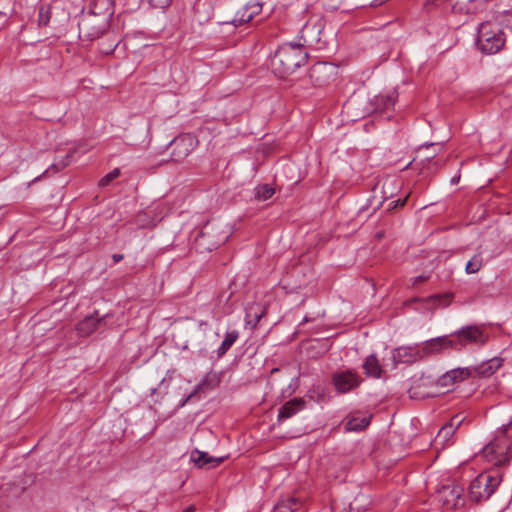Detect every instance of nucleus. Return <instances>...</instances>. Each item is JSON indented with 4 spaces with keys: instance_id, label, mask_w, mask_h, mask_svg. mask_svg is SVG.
Listing matches in <instances>:
<instances>
[{
    "instance_id": "obj_6",
    "label": "nucleus",
    "mask_w": 512,
    "mask_h": 512,
    "mask_svg": "<svg viewBox=\"0 0 512 512\" xmlns=\"http://www.w3.org/2000/svg\"><path fill=\"white\" fill-rule=\"evenodd\" d=\"M456 344L453 349L460 350L466 345L484 346L488 341V335L477 325L461 327L450 336Z\"/></svg>"
},
{
    "instance_id": "obj_22",
    "label": "nucleus",
    "mask_w": 512,
    "mask_h": 512,
    "mask_svg": "<svg viewBox=\"0 0 512 512\" xmlns=\"http://www.w3.org/2000/svg\"><path fill=\"white\" fill-rule=\"evenodd\" d=\"M301 506L300 501L295 497H290L284 500H281L276 506V512H294L299 509Z\"/></svg>"
},
{
    "instance_id": "obj_42",
    "label": "nucleus",
    "mask_w": 512,
    "mask_h": 512,
    "mask_svg": "<svg viewBox=\"0 0 512 512\" xmlns=\"http://www.w3.org/2000/svg\"><path fill=\"white\" fill-rule=\"evenodd\" d=\"M433 146H435V144H434V143H427V144H424L421 148H426V149H428V148L433 147Z\"/></svg>"
},
{
    "instance_id": "obj_1",
    "label": "nucleus",
    "mask_w": 512,
    "mask_h": 512,
    "mask_svg": "<svg viewBox=\"0 0 512 512\" xmlns=\"http://www.w3.org/2000/svg\"><path fill=\"white\" fill-rule=\"evenodd\" d=\"M304 44L285 43L281 45L271 59V67L275 75L284 78L305 64L308 53Z\"/></svg>"
},
{
    "instance_id": "obj_9",
    "label": "nucleus",
    "mask_w": 512,
    "mask_h": 512,
    "mask_svg": "<svg viewBox=\"0 0 512 512\" xmlns=\"http://www.w3.org/2000/svg\"><path fill=\"white\" fill-rule=\"evenodd\" d=\"M331 382L338 393L345 394L357 388L362 382V378L356 371L347 369L334 372Z\"/></svg>"
},
{
    "instance_id": "obj_21",
    "label": "nucleus",
    "mask_w": 512,
    "mask_h": 512,
    "mask_svg": "<svg viewBox=\"0 0 512 512\" xmlns=\"http://www.w3.org/2000/svg\"><path fill=\"white\" fill-rule=\"evenodd\" d=\"M238 338H239V332L237 330H232V331L227 332L225 334V337H224L222 343L220 344V346L216 350L217 357L221 358L222 356H224L226 354V352L238 340Z\"/></svg>"
},
{
    "instance_id": "obj_3",
    "label": "nucleus",
    "mask_w": 512,
    "mask_h": 512,
    "mask_svg": "<svg viewBox=\"0 0 512 512\" xmlns=\"http://www.w3.org/2000/svg\"><path fill=\"white\" fill-rule=\"evenodd\" d=\"M506 43V34L500 24L492 21H485L477 28V49L486 55H494L500 52Z\"/></svg>"
},
{
    "instance_id": "obj_27",
    "label": "nucleus",
    "mask_w": 512,
    "mask_h": 512,
    "mask_svg": "<svg viewBox=\"0 0 512 512\" xmlns=\"http://www.w3.org/2000/svg\"><path fill=\"white\" fill-rule=\"evenodd\" d=\"M483 265V257L481 253L473 255V257L467 262L465 271L468 274L477 273Z\"/></svg>"
},
{
    "instance_id": "obj_7",
    "label": "nucleus",
    "mask_w": 512,
    "mask_h": 512,
    "mask_svg": "<svg viewBox=\"0 0 512 512\" xmlns=\"http://www.w3.org/2000/svg\"><path fill=\"white\" fill-rule=\"evenodd\" d=\"M325 21L321 17H312L309 19L300 31L301 39L307 46L321 49L325 46L322 40Z\"/></svg>"
},
{
    "instance_id": "obj_10",
    "label": "nucleus",
    "mask_w": 512,
    "mask_h": 512,
    "mask_svg": "<svg viewBox=\"0 0 512 512\" xmlns=\"http://www.w3.org/2000/svg\"><path fill=\"white\" fill-rule=\"evenodd\" d=\"M464 489L459 484L445 485L438 491V500L447 509H455L464 504Z\"/></svg>"
},
{
    "instance_id": "obj_8",
    "label": "nucleus",
    "mask_w": 512,
    "mask_h": 512,
    "mask_svg": "<svg viewBox=\"0 0 512 512\" xmlns=\"http://www.w3.org/2000/svg\"><path fill=\"white\" fill-rule=\"evenodd\" d=\"M214 232L215 225L210 222L206 223L196 239L197 245L204 250L212 251L227 241L228 235L226 232Z\"/></svg>"
},
{
    "instance_id": "obj_15",
    "label": "nucleus",
    "mask_w": 512,
    "mask_h": 512,
    "mask_svg": "<svg viewBox=\"0 0 512 512\" xmlns=\"http://www.w3.org/2000/svg\"><path fill=\"white\" fill-rule=\"evenodd\" d=\"M191 460L199 468H213L220 465L225 457H212L207 452L194 450L191 453Z\"/></svg>"
},
{
    "instance_id": "obj_36",
    "label": "nucleus",
    "mask_w": 512,
    "mask_h": 512,
    "mask_svg": "<svg viewBox=\"0 0 512 512\" xmlns=\"http://www.w3.org/2000/svg\"><path fill=\"white\" fill-rule=\"evenodd\" d=\"M427 278H428V277H427V276H424V275L417 276V277H415V278H414V280H413V285H416V284H418V283H420V282H423V281H425Z\"/></svg>"
},
{
    "instance_id": "obj_33",
    "label": "nucleus",
    "mask_w": 512,
    "mask_h": 512,
    "mask_svg": "<svg viewBox=\"0 0 512 512\" xmlns=\"http://www.w3.org/2000/svg\"><path fill=\"white\" fill-rule=\"evenodd\" d=\"M120 175V170L118 168L113 169L109 173H107L104 177L99 180V186L105 187L109 185L114 179H116Z\"/></svg>"
},
{
    "instance_id": "obj_17",
    "label": "nucleus",
    "mask_w": 512,
    "mask_h": 512,
    "mask_svg": "<svg viewBox=\"0 0 512 512\" xmlns=\"http://www.w3.org/2000/svg\"><path fill=\"white\" fill-rule=\"evenodd\" d=\"M306 406V402L303 398H294L288 402H286L280 409L278 413V421H283L289 419L296 415L298 412L302 411Z\"/></svg>"
},
{
    "instance_id": "obj_5",
    "label": "nucleus",
    "mask_w": 512,
    "mask_h": 512,
    "mask_svg": "<svg viewBox=\"0 0 512 512\" xmlns=\"http://www.w3.org/2000/svg\"><path fill=\"white\" fill-rule=\"evenodd\" d=\"M78 28L81 38L92 41L99 38L107 30L108 19L105 15L88 12L82 15Z\"/></svg>"
},
{
    "instance_id": "obj_11",
    "label": "nucleus",
    "mask_w": 512,
    "mask_h": 512,
    "mask_svg": "<svg viewBox=\"0 0 512 512\" xmlns=\"http://www.w3.org/2000/svg\"><path fill=\"white\" fill-rule=\"evenodd\" d=\"M456 347L455 341L450 336H441L433 338L419 344V352L421 359L441 353L442 351Z\"/></svg>"
},
{
    "instance_id": "obj_23",
    "label": "nucleus",
    "mask_w": 512,
    "mask_h": 512,
    "mask_svg": "<svg viewBox=\"0 0 512 512\" xmlns=\"http://www.w3.org/2000/svg\"><path fill=\"white\" fill-rule=\"evenodd\" d=\"M264 315V310L260 307H250L246 310V317L245 321L247 325H251L252 327H255L262 316Z\"/></svg>"
},
{
    "instance_id": "obj_38",
    "label": "nucleus",
    "mask_w": 512,
    "mask_h": 512,
    "mask_svg": "<svg viewBox=\"0 0 512 512\" xmlns=\"http://www.w3.org/2000/svg\"><path fill=\"white\" fill-rule=\"evenodd\" d=\"M421 382H422L423 384H431V383L433 382V380L431 379V377H430V376H428V377H422V378H421Z\"/></svg>"
},
{
    "instance_id": "obj_43",
    "label": "nucleus",
    "mask_w": 512,
    "mask_h": 512,
    "mask_svg": "<svg viewBox=\"0 0 512 512\" xmlns=\"http://www.w3.org/2000/svg\"><path fill=\"white\" fill-rule=\"evenodd\" d=\"M458 181H459V176L458 177H453L452 180H451V182L453 184H456Z\"/></svg>"
},
{
    "instance_id": "obj_39",
    "label": "nucleus",
    "mask_w": 512,
    "mask_h": 512,
    "mask_svg": "<svg viewBox=\"0 0 512 512\" xmlns=\"http://www.w3.org/2000/svg\"><path fill=\"white\" fill-rule=\"evenodd\" d=\"M322 68H325V65L320 64V65L315 66V67L313 68V70H312V76H313V75H314L318 70H320V69H322Z\"/></svg>"
},
{
    "instance_id": "obj_14",
    "label": "nucleus",
    "mask_w": 512,
    "mask_h": 512,
    "mask_svg": "<svg viewBox=\"0 0 512 512\" xmlns=\"http://www.w3.org/2000/svg\"><path fill=\"white\" fill-rule=\"evenodd\" d=\"M503 365V359L500 357H493L487 361H483L479 365L470 367L472 375L480 377H490Z\"/></svg>"
},
{
    "instance_id": "obj_28",
    "label": "nucleus",
    "mask_w": 512,
    "mask_h": 512,
    "mask_svg": "<svg viewBox=\"0 0 512 512\" xmlns=\"http://www.w3.org/2000/svg\"><path fill=\"white\" fill-rule=\"evenodd\" d=\"M369 425V419L366 417L352 418L347 421L345 428L348 431H360Z\"/></svg>"
},
{
    "instance_id": "obj_35",
    "label": "nucleus",
    "mask_w": 512,
    "mask_h": 512,
    "mask_svg": "<svg viewBox=\"0 0 512 512\" xmlns=\"http://www.w3.org/2000/svg\"><path fill=\"white\" fill-rule=\"evenodd\" d=\"M418 387H420V384H416V383H415V384H414V386L410 389V391H409V392H410V396H411V397H417L418 395H420V393H418V392L416 391V389H417Z\"/></svg>"
},
{
    "instance_id": "obj_25",
    "label": "nucleus",
    "mask_w": 512,
    "mask_h": 512,
    "mask_svg": "<svg viewBox=\"0 0 512 512\" xmlns=\"http://www.w3.org/2000/svg\"><path fill=\"white\" fill-rule=\"evenodd\" d=\"M369 504L370 500L368 497L366 495L360 494L354 499L353 502L349 504V512H364Z\"/></svg>"
},
{
    "instance_id": "obj_4",
    "label": "nucleus",
    "mask_w": 512,
    "mask_h": 512,
    "mask_svg": "<svg viewBox=\"0 0 512 512\" xmlns=\"http://www.w3.org/2000/svg\"><path fill=\"white\" fill-rule=\"evenodd\" d=\"M502 482V476L495 472H483L474 478L468 487V496L473 502L488 500Z\"/></svg>"
},
{
    "instance_id": "obj_24",
    "label": "nucleus",
    "mask_w": 512,
    "mask_h": 512,
    "mask_svg": "<svg viewBox=\"0 0 512 512\" xmlns=\"http://www.w3.org/2000/svg\"><path fill=\"white\" fill-rule=\"evenodd\" d=\"M395 103L394 93L388 95H380L375 99L376 109L380 111H386L392 107Z\"/></svg>"
},
{
    "instance_id": "obj_19",
    "label": "nucleus",
    "mask_w": 512,
    "mask_h": 512,
    "mask_svg": "<svg viewBox=\"0 0 512 512\" xmlns=\"http://www.w3.org/2000/svg\"><path fill=\"white\" fill-rule=\"evenodd\" d=\"M219 382L218 377L215 374H208L205 378L195 386L193 391L180 402V407H183L186 403L192 400L198 393L203 392L206 388H214Z\"/></svg>"
},
{
    "instance_id": "obj_30",
    "label": "nucleus",
    "mask_w": 512,
    "mask_h": 512,
    "mask_svg": "<svg viewBox=\"0 0 512 512\" xmlns=\"http://www.w3.org/2000/svg\"><path fill=\"white\" fill-rule=\"evenodd\" d=\"M74 153L75 150L69 151L65 155V157H62L61 159H56L51 165V167L54 168L56 171L62 170L72 162Z\"/></svg>"
},
{
    "instance_id": "obj_29",
    "label": "nucleus",
    "mask_w": 512,
    "mask_h": 512,
    "mask_svg": "<svg viewBox=\"0 0 512 512\" xmlns=\"http://www.w3.org/2000/svg\"><path fill=\"white\" fill-rule=\"evenodd\" d=\"M274 192H275L274 189L270 185L264 184V185L258 186L255 189V197L258 200L266 201L273 196Z\"/></svg>"
},
{
    "instance_id": "obj_40",
    "label": "nucleus",
    "mask_w": 512,
    "mask_h": 512,
    "mask_svg": "<svg viewBox=\"0 0 512 512\" xmlns=\"http://www.w3.org/2000/svg\"><path fill=\"white\" fill-rule=\"evenodd\" d=\"M195 507L194 506H189L187 507L183 512H195Z\"/></svg>"
},
{
    "instance_id": "obj_31",
    "label": "nucleus",
    "mask_w": 512,
    "mask_h": 512,
    "mask_svg": "<svg viewBox=\"0 0 512 512\" xmlns=\"http://www.w3.org/2000/svg\"><path fill=\"white\" fill-rule=\"evenodd\" d=\"M51 11L48 6H41L38 11L39 26H46L50 21Z\"/></svg>"
},
{
    "instance_id": "obj_46",
    "label": "nucleus",
    "mask_w": 512,
    "mask_h": 512,
    "mask_svg": "<svg viewBox=\"0 0 512 512\" xmlns=\"http://www.w3.org/2000/svg\"><path fill=\"white\" fill-rule=\"evenodd\" d=\"M429 395H430V393H426V396H429ZM421 396H425V394L423 393V394H421Z\"/></svg>"
},
{
    "instance_id": "obj_32",
    "label": "nucleus",
    "mask_w": 512,
    "mask_h": 512,
    "mask_svg": "<svg viewBox=\"0 0 512 512\" xmlns=\"http://www.w3.org/2000/svg\"><path fill=\"white\" fill-rule=\"evenodd\" d=\"M262 6H263L262 3L259 1H256V0L249 1L246 4V8L248 10V13H249L251 19H253L256 15H258L262 11Z\"/></svg>"
},
{
    "instance_id": "obj_2",
    "label": "nucleus",
    "mask_w": 512,
    "mask_h": 512,
    "mask_svg": "<svg viewBox=\"0 0 512 512\" xmlns=\"http://www.w3.org/2000/svg\"><path fill=\"white\" fill-rule=\"evenodd\" d=\"M483 457L494 466L507 464L512 458V420L497 429L493 439L482 449Z\"/></svg>"
},
{
    "instance_id": "obj_16",
    "label": "nucleus",
    "mask_w": 512,
    "mask_h": 512,
    "mask_svg": "<svg viewBox=\"0 0 512 512\" xmlns=\"http://www.w3.org/2000/svg\"><path fill=\"white\" fill-rule=\"evenodd\" d=\"M105 317L106 315L100 317L97 312H95L93 315L85 317L77 325V331L79 335L86 337L92 334L98 329Z\"/></svg>"
},
{
    "instance_id": "obj_13",
    "label": "nucleus",
    "mask_w": 512,
    "mask_h": 512,
    "mask_svg": "<svg viewBox=\"0 0 512 512\" xmlns=\"http://www.w3.org/2000/svg\"><path fill=\"white\" fill-rule=\"evenodd\" d=\"M472 376V369L470 367L456 368L446 372L437 381L436 384L440 386H449L456 382L463 381Z\"/></svg>"
},
{
    "instance_id": "obj_12",
    "label": "nucleus",
    "mask_w": 512,
    "mask_h": 512,
    "mask_svg": "<svg viewBox=\"0 0 512 512\" xmlns=\"http://www.w3.org/2000/svg\"><path fill=\"white\" fill-rule=\"evenodd\" d=\"M418 360H421L419 344L401 346L392 350L394 368H396L398 364H411Z\"/></svg>"
},
{
    "instance_id": "obj_44",
    "label": "nucleus",
    "mask_w": 512,
    "mask_h": 512,
    "mask_svg": "<svg viewBox=\"0 0 512 512\" xmlns=\"http://www.w3.org/2000/svg\"><path fill=\"white\" fill-rule=\"evenodd\" d=\"M435 155H436V154H432V155H430V156H427V157H426V159H427V160L432 159V158H434V156H435Z\"/></svg>"
},
{
    "instance_id": "obj_20",
    "label": "nucleus",
    "mask_w": 512,
    "mask_h": 512,
    "mask_svg": "<svg viewBox=\"0 0 512 512\" xmlns=\"http://www.w3.org/2000/svg\"><path fill=\"white\" fill-rule=\"evenodd\" d=\"M364 373L368 377L380 378L382 374V368L379 360L375 354H371L366 357L362 364Z\"/></svg>"
},
{
    "instance_id": "obj_41",
    "label": "nucleus",
    "mask_w": 512,
    "mask_h": 512,
    "mask_svg": "<svg viewBox=\"0 0 512 512\" xmlns=\"http://www.w3.org/2000/svg\"><path fill=\"white\" fill-rule=\"evenodd\" d=\"M47 172H48V169H47V170H45V171L43 172V174H42V175L35 177V178L32 180V182H36V181H38V180H39V179H40L44 174H46Z\"/></svg>"
},
{
    "instance_id": "obj_37",
    "label": "nucleus",
    "mask_w": 512,
    "mask_h": 512,
    "mask_svg": "<svg viewBox=\"0 0 512 512\" xmlns=\"http://www.w3.org/2000/svg\"><path fill=\"white\" fill-rule=\"evenodd\" d=\"M124 258V256L122 254H114L112 256V259L115 263H118L120 262L122 259Z\"/></svg>"
},
{
    "instance_id": "obj_26",
    "label": "nucleus",
    "mask_w": 512,
    "mask_h": 512,
    "mask_svg": "<svg viewBox=\"0 0 512 512\" xmlns=\"http://www.w3.org/2000/svg\"><path fill=\"white\" fill-rule=\"evenodd\" d=\"M252 19L248 13L246 5L239 9L234 18L230 22H226V24H232L234 27L243 25L244 23L250 22Z\"/></svg>"
},
{
    "instance_id": "obj_18",
    "label": "nucleus",
    "mask_w": 512,
    "mask_h": 512,
    "mask_svg": "<svg viewBox=\"0 0 512 512\" xmlns=\"http://www.w3.org/2000/svg\"><path fill=\"white\" fill-rule=\"evenodd\" d=\"M464 421V417L461 415L454 416L449 423L445 424L438 432L436 441L442 444H448L454 435L456 429Z\"/></svg>"
},
{
    "instance_id": "obj_45",
    "label": "nucleus",
    "mask_w": 512,
    "mask_h": 512,
    "mask_svg": "<svg viewBox=\"0 0 512 512\" xmlns=\"http://www.w3.org/2000/svg\"><path fill=\"white\" fill-rule=\"evenodd\" d=\"M5 18V14L0 11V19Z\"/></svg>"
},
{
    "instance_id": "obj_34",
    "label": "nucleus",
    "mask_w": 512,
    "mask_h": 512,
    "mask_svg": "<svg viewBox=\"0 0 512 512\" xmlns=\"http://www.w3.org/2000/svg\"><path fill=\"white\" fill-rule=\"evenodd\" d=\"M406 200H407V197H405L403 199H398L396 201H392L389 204V209L396 208L398 206H403L406 203Z\"/></svg>"
}]
</instances>
